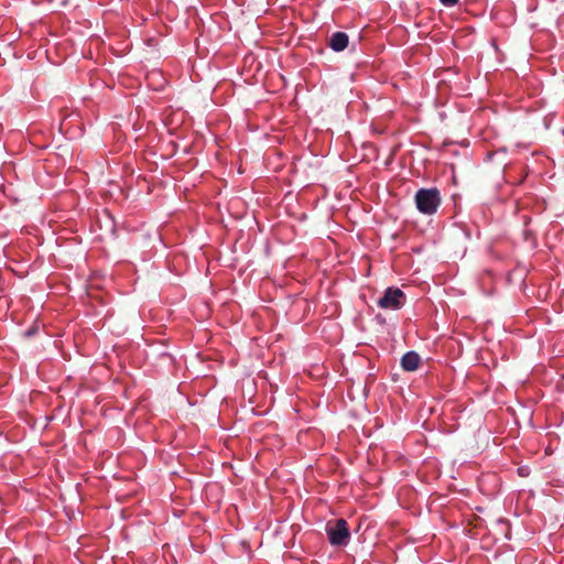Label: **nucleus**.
<instances>
[{
    "label": "nucleus",
    "mask_w": 564,
    "mask_h": 564,
    "mask_svg": "<svg viewBox=\"0 0 564 564\" xmlns=\"http://www.w3.org/2000/svg\"><path fill=\"white\" fill-rule=\"evenodd\" d=\"M415 204L420 213L433 215L441 205V194L436 188H421L415 194Z\"/></svg>",
    "instance_id": "nucleus-1"
},
{
    "label": "nucleus",
    "mask_w": 564,
    "mask_h": 564,
    "mask_svg": "<svg viewBox=\"0 0 564 564\" xmlns=\"http://www.w3.org/2000/svg\"><path fill=\"white\" fill-rule=\"evenodd\" d=\"M326 533L329 543L335 546H345L350 540L348 524L344 519H338L334 523H327Z\"/></svg>",
    "instance_id": "nucleus-2"
},
{
    "label": "nucleus",
    "mask_w": 564,
    "mask_h": 564,
    "mask_svg": "<svg viewBox=\"0 0 564 564\" xmlns=\"http://www.w3.org/2000/svg\"><path fill=\"white\" fill-rule=\"evenodd\" d=\"M405 294L398 288H388L378 300V305L384 310H400L405 304Z\"/></svg>",
    "instance_id": "nucleus-3"
},
{
    "label": "nucleus",
    "mask_w": 564,
    "mask_h": 564,
    "mask_svg": "<svg viewBox=\"0 0 564 564\" xmlns=\"http://www.w3.org/2000/svg\"><path fill=\"white\" fill-rule=\"evenodd\" d=\"M421 365V357L415 351H408L401 358V367L405 371H414Z\"/></svg>",
    "instance_id": "nucleus-4"
},
{
    "label": "nucleus",
    "mask_w": 564,
    "mask_h": 564,
    "mask_svg": "<svg viewBox=\"0 0 564 564\" xmlns=\"http://www.w3.org/2000/svg\"><path fill=\"white\" fill-rule=\"evenodd\" d=\"M348 35L345 32H335L328 41L329 47L335 52H341L348 46Z\"/></svg>",
    "instance_id": "nucleus-5"
},
{
    "label": "nucleus",
    "mask_w": 564,
    "mask_h": 564,
    "mask_svg": "<svg viewBox=\"0 0 564 564\" xmlns=\"http://www.w3.org/2000/svg\"><path fill=\"white\" fill-rule=\"evenodd\" d=\"M440 2L445 7H453L458 3V0H440Z\"/></svg>",
    "instance_id": "nucleus-6"
},
{
    "label": "nucleus",
    "mask_w": 564,
    "mask_h": 564,
    "mask_svg": "<svg viewBox=\"0 0 564 564\" xmlns=\"http://www.w3.org/2000/svg\"><path fill=\"white\" fill-rule=\"evenodd\" d=\"M518 470H519V475L522 476V477H525V476L529 475L528 467H520Z\"/></svg>",
    "instance_id": "nucleus-7"
}]
</instances>
